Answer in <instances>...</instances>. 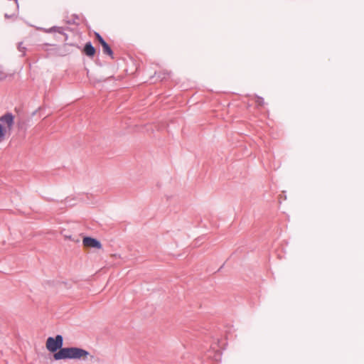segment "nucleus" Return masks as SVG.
Listing matches in <instances>:
<instances>
[{"mask_svg":"<svg viewBox=\"0 0 364 364\" xmlns=\"http://www.w3.org/2000/svg\"><path fill=\"white\" fill-rule=\"evenodd\" d=\"M166 75H168V73H163V76L159 75V77L161 78V80H162L166 78Z\"/></svg>","mask_w":364,"mask_h":364,"instance_id":"nucleus-11","label":"nucleus"},{"mask_svg":"<svg viewBox=\"0 0 364 364\" xmlns=\"http://www.w3.org/2000/svg\"><path fill=\"white\" fill-rule=\"evenodd\" d=\"M22 46V43H19V45H18L19 50H22L21 49H25V48H23V46Z\"/></svg>","mask_w":364,"mask_h":364,"instance_id":"nucleus-12","label":"nucleus"},{"mask_svg":"<svg viewBox=\"0 0 364 364\" xmlns=\"http://www.w3.org/2000/svg\"><path fill=\"white\" fill-rule=\"evenodd\" d=\"M101 46L102 47L103 53L106 55H108L109 57H111L112 59H114V53L109 44L105 42Z\"/></svg>","mask_w":364,"mask_h":364,"instance_id":"nucleus-6","label":"nucleus"},{"mask_svg":"<svg viewBox=\"0 0 364 364\" xmlns=\"http://www.w3.org/2000/svg\"><path fill=\"white\" fill-rule=\"evenodd\" d=\"M14 123V116L7 112L0 117V143L5 139L7 131H11Z\"/></svg>","mask_w":364,"mask_h":364,"instance_id":"nucleus-2","label":"nucleus"},{"mask_svg":"<svg viewBox=\"0 0 364 364\" xmlns=\"http://www.w3.org/2000/svg\"><path fill=\"white\" fill-rule=\"evenodd\" d=\"M256 102L259 105H264V98L262 97H257V100H256Z\"/></svg>","mask_w":364,"mask_h":364,"instance_id":"nucleus-9","label":"nucleus"},{"mask_svg":"<svg viewBox=\"0 0 364 364\" xmlns=\"http://www.w3.org/2000/svg\"><path fill=\"white\" fill-rule=\"evenodd\" d=\"M67 238H68L69 240H71V236H66Z\"/></svg>","mask_w":364,"mask_h":364,"instance_id":"nucleus-13","label":"nucleus"},{"mask_svg":"<svg viewBox=\"0 0 364 364\" xmlns=\"http://www.w3.org/2000/svg\"><path fill=\"white\" fill-rule=\"evenodd\" d=\"M83 52L90 58H93L95 53L96 49L92 46V43L90 41L87 42L85 45Z\"/></svg>","mask_w":364,"mask_h":364,"instance_id":"nucleus-5","label":"nucleus"},{"mask_svg":"<svg viewBox=\"0 0 364 364\" xmlns=\"http://www.w3.org/2000/svg\"><path fill=\"white\" fill-rule=\"evenodd\" d=\"M63 337L61 335H57L55 338L48 337L46 341V348L51 353H57L63 348Z\"/></svg>","mask_w":364,"mask_h":364,"instance_id":"nucleus-3","label":"nucleus"},{"mask_svg":"<svg viewBox=\"0 0 364 364\" xmlns=\"http://www.w3.org/2000/svg\"><path fill=\"white\" fill-rule=\"evenodd\" d=\"M82 244L87 247H93L99 250L102 248L101 242L98 240L91 237H85L82 240Z\"/></svg>","mask_w":364,"mask_h":364,"instance_id":"nucleus-4","label":"nucleus"},{"mask_svg":"<svg viewBox=\"0 0 364 364\" xmlns=\"http://www.w3.org/2000/svg\"><path fill=\"white\" fill-rule=\"evenodd\" d=\"M95 38L98 41V42L100 43V45H102L104 43H105L106 41H105V39L102 37V36L97 33V32H95Z\"/></svg>","mask_w":364,"mask_h":364,"instance_id":"nucleus-8","label":"nucleus"},{"mask_svg":"<svg viewBox=\"0 0 364 364\" xmlns=\"http://www.w3.org/2000/svg\"><path fill=\"white\" fill-rule=\"evenodd\" d=\"M89 354L90 353L85 349L77 347H70L60 348V350L53 354V358L55 360L80 359L86 358Z\"/></svg>","mask_w":364,"mask_h":364,"instance_id":"nucleus-1","label":"nucleus"},{"mask_svg":"<svg viewBox=\"0 0 364 364\" xmlns=\"http://www.w3.org/2000/svg\"><path fill=\"white\" fill-rule=\"evenodd\" d=\"M64 28L63 27H60V26H53L50 28H48V29H45V32L46 33H53V32H57L58 33H60V34H65L64 33Z\"/></svg>","mask_w":364,"mask_h":364,"instance_id":"nucleus-7","label":"nucleus"},{"mask_svg":"<svg viewBox=\"0 0 364 364\" xmlns=\"http://www.w3.org/2000/svg\"><path fill=\"white\" fill-rule=\"evenodd\" d=\"M6 77V73L0 69V80H4Z\"/></svg>","mask_w":364,"mask_h":364,"instance_id":"nucleus-10","label":"nucleus"}]
</instances>
